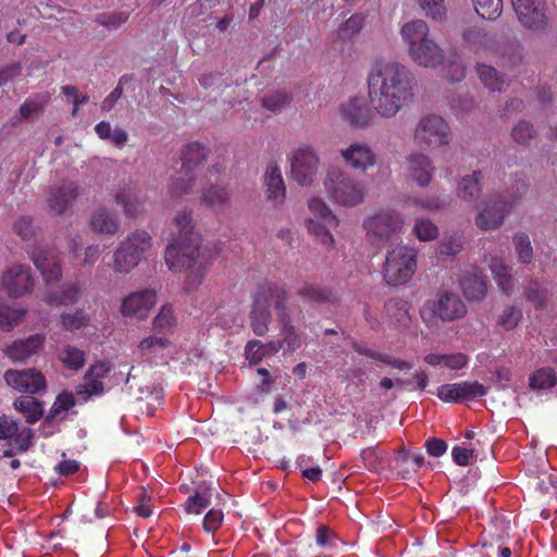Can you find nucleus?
Segmentation results:
<instances>
[{
  "label": "nucleus",
  "mask_w": 557,
  "mask_h": 557,
  "mask_svg": "<svg viewBox=\"0 0 557 557\" xmlns=\"http://www.w3.org/2000/svg\"><path fill=\"white\" fill-rule=\"evenodd\" d=\"M367 83L371 107L381 117H395L414 100L416 78L409 67L400 62L375 60Z\"/></svg>",
  "instance_id": "obj_1"
},
{
  "label": "nucleus",
  "mask_w": 557,
  "mask_h": 557,
  "mask_svg": "<svg viewBox=\"0 0 557 557\" xmlns=\"http://www.w3.org/2000/svg\"><path fill=\"white\" fill-rule=\"evenodd\" d=\"M178 230L165 248L164 259L172 272L185 270V289L194 292L202 283L208 269V258L200 245V237L194 232L191 210H181L174 218Z\"/></svg>",
  "instance_id": "obj_2"
},
{
  "label": "nucleus",
  "mask_w": 557,
  "mask_h": 557,
  "mask_svg": "<svg viewBox=\"0 0 557 557\" xmlns=\"http://www.w3.org/2000/svg\"><path fill=\"white\" fill-rule=\"evenodd\" d=\"M401 36L408 45L409 55L417 64L435 67L443 63V49L430 36L429 26L424 21L416 20L405 24Z\"/></svg>",
  "instance_id": "obj_3"
},
{
  "label": "nucleus",
  "mask_w": 557,
  "mask_h": 557,
  "mask_svg": "<svg viewBox=\"0 0 557 557\" xmlns=\"http://www.w3.org/2000/svg\"><path fill=\"white\" fill-rule=\"evenodd\" d=\"M152 238L146 231H134L122 240L113 253V268L116 273L127 274L141 261L151 248Z\"/></svg>",
  "instance_id": "obj_4"
},
{
  "label": "nucleus",
  "mask_w": 557,
  "mask_h": 557,
  "mask_svg": "<svg viewBox=\"0 0 557 557\" xmlns=\"http://www.w3.org/2000/svg\"><path fill=\"white\" fill-rule=\"evenodd\" d=\"M324 186L331 198L344 207L358 206L363 202L366 197L363 185L339 170L327 172Z\"/></svg>",
  "instance_id": "obj_5"
},
{
  "label": "nucleus",
  "mask_w": 557,
  "mask_h": 557,
  "mask_svg": "<svg viewBox=\"0 0 557 557\" xmlns=\"http://www.w3.org/2000/svg\"><path fill=\"white\" fill-rule=\"evenodd\" d=\"M417 270V251L407 246H396L388 250L383 268L384 280L397 286L408 282Z\"/></svg>",
  "instance_id": "obj_6"
},
{
  "label": "nucleus",
  "mask_w": 557,
  "mask_h": 557,
  "mask_svg": "<svg viewBox=\"0 0 557 557\" xmlns=\"http://www.w3.org/2000/svg\"><path fill=\"white\" fill-rule=\"evenodd\" d=\"M413 138L420 148L433 150L448 146L451 140V132L448 123L442 116L429 114L419 120Z\"/></svg>",
  "instance_id": "obj_7"
},
{
  "label": "nucleus",
  "mask_w": 557,
  "mask_h": 557,
  "mask_svg": "<svg viewBox=\"0 0 557 557\" xmlns=\"http://www.w3.org/2000/svg\"><path fill=\"white\" fill-rule=\"evenodd\" d=\"M520 25L533 33H543L548 27L546 0H510Z\"/></svg>",
  "instance_id": "obj_8"
},
{
  "label": "nucleus",
  "mask_w": 557,
  "mask_h": 557,
  "mask_svg": "<svg viewBox=\"0 0 557 557\" xmlns=\"http://www.w3.org/2000/svg\"><path fill=\"white\" fill-rule=\"evenodd\" d=\"M404 223V219L398 212L385 210L368 218L363 226L368 236L380 245L396 237L401 232Z\"/></svg>",
  "instance_id": "obj_9"
},
{
  "label": "nucleus",
  "mask_w": 557,
  "mask_h": 557,
  "mask_svg": "<svg viewBox=\"0 0 557 557\" xmlns=\"http://www.w3.org/2000/svg\"><path fill=\"white\" fill-rule=\"evenodd\" d=\"M271 305L272 282L263 281L257 287L249 315L250 326L257 336H264L269 332V325L272 320Z\"/></svg>",
  "instance_id": "obj_10"
},
{
  "label": "nucleus",
  "mask_w": 557,
  "mask_h": 557,
  "mask_svg": "<svg viewBox=\"0 0 557 557\" xmlns=\"http://www.w3.org/2000/svg\"><path fill=\"white\" fill-rule=\"evenodd\" d=\"M320 159L315 150L307 145H299L292 154V177L301 186H310L319 170Z\"/></svg>",
  "instance_id": "obj_11"
},
{
  "label": "nucleus",
  "mask_w": 557,
  "mask_h": 557,
  "mask_svg": "<svg viewBox=\"0 0 557 557\" xmlns=\"http://www.w3.org/2000/svg\"><path fill=\"white\" fill-rule=\"evenodd\" d=\"M425 307L434 318L443 322H451L467 314V306L459 295L453 292H440L435 299L429 300Z\"/></svg>",
  "instance_id": "obj_12"
},
{
  "label": "nucleus",
  "mask_w": 557,
  "mask_h": 557,
  "mask_svg": "<svg viewBox=\"0 0 557 557\" xmlns=\"http://www.w3.org/2000/svg\"><path fill=\"white\" fill-rule=\"evenodd\" d=\"M511 209V201L504 199L500 195H493L478 213L475 224L483 231L496 230L504 223Z\"/></svg>",
  "instance_id": "obj_13"
},
{
  "label": "nucleus",
  "mask_w": 557,
  "mask_h": 557,
  "mask_svg": "<svg viewBox=\"0 0 557 557\" xmlns=\"http://www.w3.org/2000/svg\"><path fill=\"white\" fill-rule=\"evenodd\" d=\"M3 379L10 387L20 393L38 394L47 388L45 375L35 368L9 369L4 372Z\"/></svg>",
  "instance_id": "obj_14"
},
{
  "label": "nucleus",
  "mask_w": 557,
  "mask_h": 557,
  "mask_svg": "<svg viewBox=\"0 0 557 557\" xmlns=\"http://www.w3.org/2000/svg\"><path fill=\"white\" fill-rule=\"evenodd\" d=\"M111 371V367L104 361H97L86 371L83 383L75 388V394L81 397L84 403L89 401L92 397H99L104 393L103 379Z\"/></svg>",
  "instance_id": "obj_15"
},
{
  "label": "nucleus",
  "mask_w": 557,
  "mask_h": 557,
  "mask_svg": "<svg viewBox=\"0 0 557 557\" xmlns=\"http://www.w3.org/2000/svg\"><path fill=\"white\" fill-rule=\"evenodd\" d=\"M30 258L47 284L61 280L60 255L54 247H37L33 250Z\"/></svg>",
  "instance_id": "obj_16"
},
{
  "label": "nucleus",
  "mask_w": 557,
  "mask_h": 557,
  "mask_svg": "<svg viewBox=\"0 0 557 557\" xmlns=\"http://www.w3.org/2000/svg\"><path fill=\"white\" fill-rule=\"evenodd\" d=\"M157 302V293L153 289H140L131 293L122 299L121 313L126 318L145 320Z\"/></svg>",
  "instance_id": "obj_17"
},
{
  "label": "nucleus",
  "mask_w": 557,
  "mask_h": 557,
  "mask_svg": "<svg viewBox=\"0 0 557 557\" xmlns=\"http://www.w3.org/2000/svg\"><path fill=\"white\" fill-rule=\"evenodd\" d=\"M341 157L350 169L364 173L377 163V154L367 143L354 141L341 149Z\"/></svg>",
  "instance_id": "obj_18"
},
{
  "label": "nucleus",
  "mask_w": 557,
  "mask_h": 557,
  "mask_svg": "<svg viewBox=\"0 0 557 557\" xmlns=\"http://www.w3.org/2000/svg\"><path fill=\"white\" fill-rule=\"evenodd\" d=\"M487 391L479 382H460L444 384L437 389V397L445 403H463L478 399L486 395Z\"/></svg>",
  "instance_id": "obj_19"
},
{
  "label": "nucleus",
  "mask_w": 557,
  "mask_h": 557,
  "mask_svg": "<svg viewBox=\"0 0 557 557\" xmlns=\"http://www.w3.org/2000/svg\"><path fill=\"white\" fill-rule=\"evenodd\" d=\"M1 285L11 298H17L26 293H30L34 281L29 268L22 264L11 267L3 273Z\"/></svg>",
  "instance_id": "obj_20"
},
{
  "label": "nucleus",
  "mask_w": 557,
  "mask_h": 557,
  "mask_svg": "<svg viewBox=\"0 0 557 557\" xmlns=\"http://www.w3.org/2000/svg\"><path fill=\"white\" fill-rule=\"evenodd\" d=\"M44 334H33L26 338L15 339L7 349V356L12 362L24 363L37 356L45 345Z\"/></svg>",
  "instance_id": "obj_21"
},
{
  "label": "nucleus",
  "mask_w": 557,
  "mask_h": 557,
  "mask_svg": "<svg viewBox=\"0 0 557 557\" xmlns=\"http://www.w3.org/2000/svg\"><path fill=\"white\" fill-rule=\"evenodd\" d=\"M84 194V188L74 182L63 183L50 190L47 199L51 214L61 215L69 209L70 202Z\"/></svg>",
  "instance_id": "obj_22"
},
{
  "label": "nucleus",
  "mask_w": 557,
  "mask_h": 557,
  "mask_svg": "<svg viewBox=\"0 0 557 557\" xmlns=\"http://www.w3.org/2000/svg\"><path fill=\"white\" fill-rule=\"evenodd\" d=\"M263 185L265 187L267 200L274 206L282 205L286 198V186L278 165L275 162L268 164Z\"/></svg>",
  "instance_id": "obj_23"
},
{
  "label": "nucleus",
  "mask_w": 557,
  "mask_h": 557,
  "mask_svg": "<svg viewBox=\"0 0 557 557\" xmlns=\"http://www.w3.org/2000/svg\"><path fill=\"white\" fill-rule=\"evenodd\" d=\"M462 38L469 49L475 53L494 51L497 46L495 36L478 26L467 27Z\"/></svg>",
  "instance_id": "obj_24"
},
{
  "label": "nucleus",
  "mask_w": 557,
  "mask_h": 557,
  "mask_svg": "<svg viewBox=\"0 0 557 557\" xmlns=\"http://www.w3.org/2000/svg\"><path fill=\"white\" fill-rule=\"evenodd\" d=\"M410 177L421 187L428 186L433 177L435 168L430 157L422 153H411L408 158Z\"/></svg>",
  "instance_id": "obj_25"
},
{
  "label": "nucleus",
  "mask_w": 557,
  "mask_h": 557,
  "mask_svg": "<svg viewBox=\"0 0 557 557\" xmlns=\"http://www.w3.org/2000/svg\"><path fill=\"white\" fill-rule=\"evenodd\" d=\"M89 226L97 234L115 235L120 232L121 222L108 208L99 207L92 211Z\"/></svg>",
  "instance_id": "obj_26"
},
{
  "label": "nucleus",
  "mask_w": 557,
  "mask_h": 557,
  "mask_svg": "<svg viewBox=\"0 0 557 557\" xmlns=\"http://www.w3.org/2000/svg\"><path fill=\"white\" fill-rule=\"evenodd\" d=\"M343 119L355 127H366L371 121V112L361 98H351L342 106Z\"/></svg>",
  "instance_id": "obj_27"
},
{
  "label": "nucleus",
  "mask_w": 557,
  "mask_h": 557,
  "mask_svg": "<svg viewBox=\"0 0 557 557\" xmlns=\"http://www.w3.org/2000/svg\"><path fill=\"white\" fill-rule=\"evenodd\" d=\"M232 193L225 187L210 185L202 190L200 201L215 213H224L231 207Z\"/></svg>",
  "instance_id": "obj_28"
},
{
  "label": "nucleus",
  "mask_w": 557,
  "mask_h": 557,
  "mask_svg": "<svg viewBox=\"0 0 557 557\" xmlns=\"http://www.w3.org/2000/svg\"><path fill=\"white\" fill-rule=\"evenodd\" d=\"M12 437H15V443L20 449L27 450L32 444V430L25 428L18 433L16 421L5 414L0 416V441Z\"/></svg>",
  "instance_id": "obj_29"
},
{
  "label": "nucleus",
  "mask_w": 557,
  "mask_h": 557,
  "mask_svg": "<svg viewBox=\"0 0 557 557\" xmlns=\"http://www.w3.org/2000/svg\"><path fill=\"white\" fill-rule=\"evenodd\" d=\"M460 285L463 295L470 301L482 300L486 296V281L476 270L466 273L460 281Z\"/></svg>",
  "instance_id": "obj_30"
},
{
  "label": "nucleus",
  "mask_w": 557,
  "mask_h": 557,
  "mask_svg": "<svg viewBox=\"0 0 557 557\" xmlns=\"http://www.w3.org/2000/svg\"><path fill=\"white\" fill-rule=\"evenodd\" d=\"M287 292L284 286L272 282V304L274 305L281 331L295 327L287 308Z\"/></svg>",
  "instance_id": "obj_31"
},
{
  "label": "nucleus",
  "mask_w": 557,
  "mask_h": 557,
  "mask_svg": "<svg viewBox=\"0 0 557 557\" xmlns=\"http://www.w3.org/2000/svg\"><path fill=\"white\" fill-rule=\"evenodd\" d=\"M280 350L278 342L271 341L263 344L258 339H251L245 346V356L250 364H259L265 357L275 355Z\"/></svg>",
  "instance_id": "obj_32"
},
{
  "label": "nucleus",
  "mask_w": 557,
  "mask_h": 557,
  "mask_svg": "<svg viewBox=\"0 0 557 557\" xmlns=\"http://www.w3.org/2000/svg\"><path fill=\"white\" fill-rule=\"evenodd\" d=\"M81 288L76 283L63 284L59 290L46 293L44 300L51 306H67L77 302Z\"/></svg>",
  "instance_id": "obj_33"
},
{
  "label": "nucleus",
  "mask_w": 557,
  "mask_h": 557,
  "mask_svg": "<svg viewBox=\"0 0 557 557\" xmlns=\"http://www.w3.org/2000/svg\"><path fill=\"white\" fill-rule=\"evenodd\" d=\"M478 77L482 85L491 92H502L506 85L505 76L492 65L476 63Z\"/></svg>",
  "instance_id": "obj_34"
},
{
  "label": "nucleus",
  "mask_w": 557,
  "mask_h": 557,
  "mask_svg": "<svg viewBox=\"0 0 557 557\" xmlns=\"http://www.w3.org/2000/svg\"><path fill=\"white\" fill-rule=\"evenodd\" d=\"M482 178L483 175L481 171H474L472 174L462 176L458 183V197L463 201L474 202L482 191Z\"/></svg>",
  "instance_id": "obj_35"
},
{
  "label": "nucleus",
  "mask_w": 557,
  "mask_h": 557,
  "mask_svg": "<svg viewBox=\"0 0 557 557\" xmlns=\"http://www.w3.org/2000/svg\"><path fill=\"white\" fill-rule=\"evenodd\" d=\"M297 295L305 301L312 305H322L332 302L334 294L332 289L321 287L315 283H304L297 289Z\"/></svg>",
  "instance_id": "obj_36"
},
{
  "label": "nucleus",
  "mask_w": 557,
  "mask_h": 557,
  "mask_svg": "<svg viewBox=\"0 0 557 557\" xmlns=\"http://www.w3.org/2000/svg\"><path fill=\"white\" fill-rule=\"evenodd\" d=\"M490 269L499 289H502L506 295H510L513 289L511 268L508 267L503 259L492 258Z\"/></svg>",
  "instance_id": "obj_37"
},
{
  "label": "nucleus",
  "mask_w": 557,
  "mask_h": 557,
  "mask_svg": "<svg viewBox=\"0 0 557 557\" xmlns=\"http://www.w3.org/2000/svg\"><path fill=\"white\" fill-rule=\"evenodd\" d=\"M13 406L30 424L36 423L44 414L42 403L33 396H21L15 399Z\"/></svg>",
  "instance_id": "obj_38"
},
{
  "label": "nucleus",
  "mask_w": 557,
  "mask_h": 557,
  "mask_svg": "<svg viewBox=\"0 0 557 557\" xmlns=\"http://www.w3.org/2000/svg\"><path fill=\"white\" fill-rule=\"evenodd\" d=\"M195 183V172L181 168L171 180L169 193L172 197H182L193 189Z\"/></svg>",
  "instance_id": "obj_39"
},
{
  "label": "nucleus",
  "mask_w": 557,
  "mask_h": 557,
  "mask_svg": "<svg viewBox=\"0 0 557 557\" xmlns=\"http://www.w3.org/2000/svg\"><path fill=\"white\" fill-rule=\"evenodd\" d=\"M212 488L208 485H200L196 488L193 495H190L185 504L184 508L187 513L199 515L211 504Z\"/></svg>",
  "instance_id": "obj_40"
},
{
  "label": "nucleus",
  "mask_w": 557,
  "mask_h": 557,
  "mask_svg": "<svg viewBox=\"0 0 557 557\" xmlns=\"http://www.w3.org/2000/svg\"><path fill=\"white\" fill-rule=\"evenodd\" d=\"M181 160L183 169L195 172L207 160L206 148L199 143H189L183 149Z\"/></svg>",
  "instance_id": "obj_41"
},
{
  "label": "nucleus",
  "mask_w": 557,
  "mask_h": 557,
  "mask_svg": "<svg viewBox=\"0 0 557 557\" xmlns=\"http://www.w3.org/2000/svg\"><path fill=\"white\" fill-rule=\"evenodd\" d=\"M58 359L67 370L78 371L85 366V351L72 346L65 345L58 352Z\"/></svg>",
  "instance_id": "obj_42"
},
{
  "label": "nucleus",
  "mask_w": 557,
  "mask_h": 557,
  "mask_svg": "<svg viewBox=\"0 0 557 557\" xmlns=\"http://www.w3.org/2000/svg\"><path fill=\"white\" fill-rule=\"evenodd\" d=\"M384 309L392 323H405L408 320V302L401 298H389Z\"/></svg>",
  "instance_id": "obj_43"
},
{
  "label": "nucleus",
  "mask_w": 557,
  "mask_h": 557,
  "mask_svg": "<svg viewBox=\"0 0 557 557\" xmlns=\"http://www.w3.org/2000/svg\"><path fill=\"white\" fill-rule=\"evenodd\" d=\"M524 298L530 301L536 310H542L548 301V292L537 281H531L524 289Z\"/></svg>",
  "instance_id": "obj_44"
},
{
  "label": "nucleus",
  "mask_w": 557,
  "mask_h": 557,
  "mask_svg": "<svg viewBox=\"0 0 557 557\" xmlns=\"http://www.w3.org/2000/svg\"><path fill=\"white\" fill-rule=\"evenodd\" d=\"M479 16L495 21L503 12V0H471Z\"/></svg>",
  "instance_id": "obj_45"
},
{
  "label": "nucleus",
  "mask_w": 557,
  "mask_h": 557,
  "mask_svg": "<svg viewBox=\"0 0 557 557\" xmlns=\"http://www.w3.org/2000/svg\"><path fill=\"white\" fill-rule=\"evenodd\" d=\"M515 251L518 261L523 264H530L533 260V247L528 234L519 232L513 235Z\"/></svg>",
  "instance_id": "obj_46"
},
{
  "label": "nucleus",
  "mask_w": 557,
  "mask_h": 557,
  "mask_svg": "<svg viewBox=\"0 0 557 557\" xmlns=\"http://www.w3.org/2000/svg\"><path fill=\"white\" fill-rule=\"evenodd\" d=\"M293 97L284 90H275L261 97V106L271 112H276L288 106Z\"/></svg>",
  "instance_id": "obj_47"
},
{
  "label": "nucleus",
  "mask_w": 557,
  "mask_h": 557,
  "mask_svg": "<svg viewBox=\"0 0 557 557\" xmlns=\"http://www.w3.org/2000/svg\"><path fill=\"white\" fill-rule=\"evenodd\" d=\"M114 201L121 206L127 218H136L141 211L140 201L129 191L122 190L114 195Z\"/></svg>",
  "instance_id": "obj_48"
},
{
  "label": "nucleus",
  "mask_w": 557,
  "mask_h": 557,
  "mask_svg": "<svg viewBox=\"0 0 557 557\" xmlns=\"http://www.w3.org/2000/svg\"><path fill=\"white\" fill-rule=\"evenodd\" d=\"M26 310L12 308L0 301V329L11 331L25 315Z\"/></svg>",
  "instance_id": "obj_49"
},
{
  "label": "nucleus",
  "mask_w": 557,
  "mask_h": 557,
  "mask_svg": "<svg viewBox=\"0 0 557 557\" xmlns=\"http://www.w3.org/2000/svg\"><path fill=\"white\" fill-rule=\"evenodd\" d=\"M529 384L533 389L552 388L557 384V376L552 368H542L530 376Z\"/></svg>",
  "instance_id": "obj_50"
},
{
  "label": "nucleus",
  "mask_w": 557,
  "mask_h": 557,
  "mask_svg": "<svg viewBox=\"0 0 557 557\" xmlns=\"http://www.w3.org/2000/svg\"><path fill=\"white\" fill-rule=\"evenodd\" d=\"M308 231L311 235L315 236V238L325 246H333L334 238L333 235L330 232V227L333 225H330L329 223H325L323 221L309 219L308 220Z\"/></svg>",
  "instance_id": "obj_51"
},
{
  "label": "nucleus",
  "mask_w": 557,
  "mask_h": 557,
  "mask_svg": "<svg viewBox=\"0 0 557 557\" xmlns=\"http://www.w3.org/2000/svg\"><path fill=\"white\" fill-rule=\"evenodd\" d=\"M308 207L317 220L329 223L330 225H338L336 216L322 199L317 197L310 199Z\"/></svg>",
  "instance_id": "obj_52"
},
{
  "label": "nucleus",
  "mask_w": 557,
  "mask_h": 557,
  "mask_svg": "<svg viewBox=\"0 0 557 557\" xmlns=\"http://www.w3.org/2000/svg\"><path fill=\"white\" fill-rule=\"evenodd\" d=\"M282 338L277 339L283 349V355L293 354L302 345L301 335L297 332L296 327L285 329L281 331Z\"/></svg>",
  "instance_id": "obj_53"
},
{
  "label": "nucleus",
  "mask_w": 557,
  "mask_h": 557,
  "mask_svg": "<svg viewBox=\"0 0 557 557\" xmlns=\"http://www.w3.org/2000/svg\"><path fill=\"white\" fill-rule=\"evenodd\" d=\"M535 129L533 125L525 121H519L511 129L512 139L521 146H527L530 144V140L535 137Z\"/></svg>",
  "instance_id": "obj_54"
},
{
  "label": "nucleus",
  "mask_w": 557,
  "mask_h": 557,
  "mask_svg": "<svg viewBox=\"0 0 557 557\" xmlns=\"http://www.w3.org/2000/svg\"><path fill=\"white\" fill-rule=\"evenodd\" d=\"M89 323L88 314L83 310H76L74 313H63L61 324L67 331H76L87 326Z\"/></svg>",
  "instance_id": "obj_55"
},
{
  "label": "nucleus",
  "mask_w": 557,
  "mask_h": 557,
  "mask_svg": "<svg viewBox=\"0 0 557 557\" xmlns=\"http://www.w3.org/2000/svg\"><path fill=\"white\" fill-rule=\"evenodd\" d=\"M129 17L128 13L125 12H104L101 14H98L95 18V21L109 29H117L121 27L124 23L127 22Z\"/></svg>",
  "instance_id": "obj_56"
},
{
  "label": "nucleus",
  "mask_w": 557,
  "mask_h": 557,
  "mask_svg": "<svg viewBox=\"0 0 557 557\" xmlns=\"http://www.w3.org/2000/svg\"><path fill=\"white\" fill-rule=\"evenodd\" d=\"M363 26V17L354 14L344 23L341 24L338 29V37L342 40H348L352 38L356 34H358Z\"/></svg>",
  "instance_id": "obj_57"
},
{
  "label": "nucleus",
  "mask_w": 557,
  "mask_h": 557,
  "mask_svg": "<svg viewBox=\"0 0 557 557\" xmlns=\"http://www.w3.org/2000/svg\"><path fill=\"white\" fill-rule=\"evenodd\" d=\"M413 233L420 240L426 242L437 237L438 228L431 220L418 219L413 227Z\"/></svg>",
  "instance_id": "obj_58"
},
{
  "label": "nucleus",
  "mask_w": 557,
  "mask_h": 557,
  "mask_svg": "<svg viewBox=\"0 0 557 557\" xmlns=\"http://www.w3.org/2000/svg\"><path fill=\"white\" fill-rule=\"evenodd\" d=\"M175 322L173 310L170 306H163L153 320V327L160 333H168L172 330Z\"/></svg>",
  "instance_id": "obj_59"
},
{
  "label": "nucleus",
  "mask_w": 557,
  "mask_h": 557,
  "mask_svg": "<svg viewBox=\"0 0 557 557\" xmlns=\"http://www.w3.org/2000/svg\"><path fill=\"white\" fill-rule=\"evenodd\" d=\"M522 318V311L513 306L507 307L498 318V324L506 331L513 330Z\"/></svg>",
  "instance_id": "obj_60"
},
{
  "label": "nucleus",
  "mask_w": 557,
  "mask_h": 557,
  "mask_svg": "<svg viewBox=\"0 0 557 557\" xmlns=\"http://www.w3.org/2000/svg\"><path fill=\"white\" fill-rule=\"evenodd\" d=\"M420 8L434 20H443L446 15L445 0H418Z\"/></svg>",
  "instance_id": "obj_61"
},
{
  "label": "nucleus",
  "mask_w": 557,
  "mask_h": 557,
  "mask_svg": "<svg viewBox=\"0 0 557 557\" xmlns=\"http://www.w3.org/2000/svg\"><path fill=\"white\" fill-rule=\"evenodd\" d=\"M224 513L221 509H210L202 521L203 530L207 533L216 532L223 524Z\"/></svg>",
  "instance_id": "obj_62"
},
{
  "label": "nucleus",
  "mask_w": 557,
  "mask_h": 557,
  "mask_svg": "<svg viewBox=\"0 0 557 557\" xmlns=\"http://www.w3.org/2000/svg\"><path fill=\"white\" fill-rule=\"evenodd\" d=\"M14 231L22 239H32L35 234L33 218L28 215L21 216L14 224Z\"/></svg>",
  "instance_id": "obj_63"
},
{
  "label": "nucleus",
  "mask_w": 557,
  "mask_h": 557,
  "mask_svg": "<svg viewBox=\"0 0 557 557\" xmlns=\"http://www.w3.org/2000/svg\"><path fill=\"white\" fill-rule=\"evenodd\" d=\"M445 76L453 83H459L466 76V66L461 62L449 61L445 67Z\"/></svg>",
  "instance_id": "obj_64"
}]
</instances>
